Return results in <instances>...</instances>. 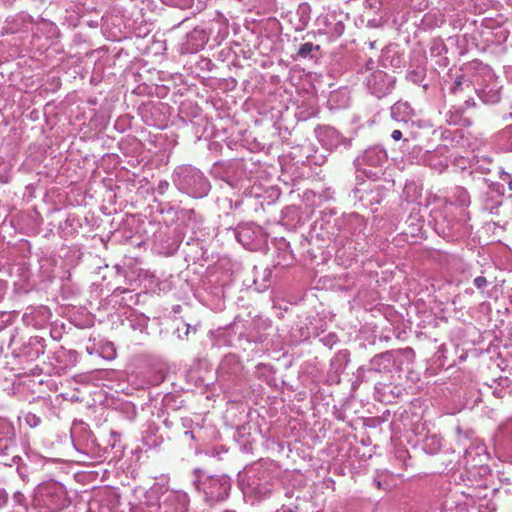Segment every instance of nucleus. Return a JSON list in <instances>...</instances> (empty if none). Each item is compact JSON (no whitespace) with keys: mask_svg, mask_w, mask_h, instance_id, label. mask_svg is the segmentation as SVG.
<instances>
[{"mask_svg":"<svg viewBox=\"0 0 512 512\" xmlns=\"http://www.w3.org/2000/svg\"><path fill=\"white\" fill-rule=\"evenodd\" d=\"M174 183L181 192L193 198L207 196L211 188L205 175L191 165H182L175 169Z\"/></svg>","mask_w":512,"mask_h":512,"instance_id":"nucleus-1","label":"nucleus"},{"mask_svg":"<svg viewBox=\"0 0 512 512\" xmlns=\"http://www.w3.org/2000/svg\"><path fill=\"white\" fill-rule=\"evenodd\" d=\"M197 490L202 491L205 500L209 503H215L225 500L231 489V480L226 475L207 476L204 480L194 482Z\"/></svg>","mask_w":512,"mask_h":512,"instance_id":"nucleus-2","label":"nucleus"},{"mask_svg":"<svg viewBox=\"0 0 512 512\" xmlns=\"http://www.w3.org/2000/svg\"><path fill=\"white\" fill-rule=\"evenodd\" d=\"M395 82V77L383 71H375L367 78V87L371 94L377 98H382L392 92Z\"/></svg>","mask_w":512,"mask_h":512,"instance_id":"nucleus-3","label":"nucleus"},{"mask_svg":"<svg viewBox=\"0 0 512 512\" xmlns=\"http://www.w3.org/2000/svg\"><path fill=\"white\" fill-rule=\"evenodd\" d=\"M243 490L244 493L255 495L258 498L268 496L271 492V484L268 481L267 472L250 470Z\"/></svg>","mask_w":512,"mask_h":512,"instance_id":"nucleus-4","label":"nucleus"},{"mask_svg":"<svg viewBox=\"0 0 512 512\" xmlns=\"http://www.w3.org/2000/svg\"><path fill=\"white\" fill-rule=\"evenodd\" d=\"M388 159L386 150L380 145H374L367 148L361 156L356 159L358 168L362 166L380 167Z\"/></svg>","mask_w":512,"mask_h":512,"instance_id":"nucleus-5","label":"nucleus"},{"mask_svg":"<svg viewBox=\"0 0 512 512\" xmlns=\"http://www.w3.org/2000/svg\"><path fill=\"white\" fill-rule=\"evenodd\" d=\"M189 501L187 493L183 491H172L160 504V508L163 509L164 512H187Z\"/></svg>","mask_w":512,"mask_h":512,"instance_id":"nucleus-6","label":"nucleus"},{"mask_svg":"<svg viewBox=\"0 0 512 512\" xmlns=\"http://www.w3.org/2000/svg\"><path fill=\"white\" fill-rule=\"evenodd\" d=\"M47 313L48 310L46 307L28 308L23 314L22 320L26 326L39 329L45 325L47 321Z\"/></svg>","mask_w":512,"mask_h":512,"instance_id":"nucleus-7","label":"nucleus"},{"mask_svg":"<svg viewBox=\"0 0 512 512\" xmlns=\"http://www.w3.org/2000/svg\"><path fill=\"white\" fill-rule=\"evenodd\" d=\"M392 119L397 122H408L413 117V109L407 102H396L390 109Z\"/></svg>","mask_w":512,"mask_h":512,"instance_id":"nucleus-8","label":"nucleus"},{"mask_svg":"<svg viewBox=\"0 0 512 512\" xmlns=\"http://www.w3.org/2000/svg\"><path fill=\"white\" fill-rule=\"evenodd\" d=\"M479 98L486 104H495L500 101V87L497 84L486 85L478 92Z\"/></svg>","mask_w":512,"mask_h":512,"instance_id":"nucleus-9","label":"nucleus"},{"mask_svg":"<svg viewBox=\"0 0 512 512\" xmlns=\"http://www.w3.org/2000/svg\"><path fill=\"white\" fill-rule=\"evenodd\" d=\"M442 448V438L438 434H427L422 443V449L427 454H437Z\"/></svg>","mask_w":512,"mask_h":512,"instance_id":"nucleus-10","label":"nucleus"},{"mask_svg":"<svg viewBox=\"0 0 512 512\" xmlns=\"http://www.w3.org/2000/svg\"><path fill=\"white\" fill-rule=\"evenodd\" d=\"M424 163L431 167L432 169L436 170L437 172L441 173L448 167V161L447 159H443L438 157V154L436 152H427L423 159Z\"/></svg>","mask_w":512,"mask_h":512,"instance_id":"nucleus-11","label":"nucleus"},{"mask_svg":"<svg viewBox=\"0 0 512 512\" xmlns=\"http://www.w3.org/2000/svg\"><path fill=\"white\" fill-rule=\"evenodd\" d=\"M324 137L322 141L330 148H337L344 142L342 135L334 128L325 129Z\"/></svg>","mask_w":512,"mask_h":512,"instance_id":"nucleus-12","label":"nucleus"},{"mask_svg":"<svg viewBox=\"0 0 512 512\" xmlns=\"http://www.w3.org/2000/svg\"><path fill=\"white\" fill-rule=\"evenodd\" d=\"M470 88H471L470 81L466 80L464 78V76L460 75V76H457L455 78L454 82L452 83V85L450 87V92L452 94H457L460 91H463L464 89H470Z\"/></svg>","mask_w":512,"mask_h":512,"instance_id":"nucleus-13","label":"nucleus"},{"mask_svg":"<svg viewBox=\"0 0 512 512\" xmlns=\"http://www.w3.org/2000/svg\"><path fill=\"white\" fill-rule=\"evenodd\" d=\"M163 442L162 436H157L153 430H148L143 436V443L148 448L159 446Z\"/></svg>","mask_w":512,"mask_h":512,"instance_id":"nucleus-14","label":"nucleus"},{"mask_svg":"<svg viewBox=\"0 0 512 512\" xmlns=\"http://www.w3.org/2000/svg\"><path fill=\"white\" fill-rule=\"evenodd\" d=\"M349 361V353L347 351H339L334 358L331 360V365L336 367V371L344 368Z\"/></svg>","mask_w":512,"mask_h":512,"instance_id":"nucleus-15","label":"nucleus"},{"mask_svg":"<svg viewBox=\"0 0 512 512\" xmlns=\"http://www.w3.org/2000/svg\"><path fill=\"white\" fill-rule=\"evenodd\" d=\"M13 436V426L6 419L0 418V441L3 439H10Z\"/></svg>","mask_w":512,"mask_h":512,"instance_id":"nucleus-16","label":"nucleus"},{"mask_svg":"<svg viewBox=\"0 0 512 512\" xmlns=\"http://www.w3.org/2000/svg\"><path fill=\"white\" fill-rule=\"evenodd\" d=\"M314 49H319V46H315L311 42L303 43L298 48V56L301 58H309L312 57L311 53Z\"/></svg>","mask_w":512,"mask_h":512,"instance_id":"nucleus-17","label":"nucleus"},{"mask_svg":"<svg viewBox=\"0 0 512 512\" xmlns=\"http://www.w3.org/2000/svg\"><path fill=\"white\" fill-rule=\"evenodd\" d=\"M423 76V72L417 70H411L407 73V79L414 84L420 83L423 79Z\"/></svg>","mask_w":512,"mask_h":512,"instance_id":"nucleus-18","label":"nucleus"},{"mask_svg":"<svg viewBox=\"0 0 512 512\" xmlns=\"http://www.w3.org/2000/svg\"><path fill=\"white\" fill-rule=\"evenodd\" d=\"M25 422L27 425L34 428V427H37L41 423V419H40V417H38L37 415H35L33 413H28L25 416Z\"/></svg>","mask_w":512,"mask_h":512,"instance_id":"nucleus-19","label":"nucleus"},{"mask_svg":"<svg viewBox=\"0 0 512 512\" xmlns=\"http://www.w3.org/2000/svg\"><path fill=\"white\" fill-rule=\"evenodd\" d=\"M320 341L323 343V345L332 348L337 343L338 338L334 333H330L321 338Z\"/></svg>","mask_w":512,"mask_h":512,"instance_id":"nucleus-20","label":"nucleus"},{"mask_svg":"<svg viewBox=\"0 0 512 512\" xmlns=\"http://www.w3.org/2000/svg\"><path fill=\"white\" fill-rule=\"evenodd\" d=\"M182 426L186 429H194L195 427L201 428L199 423L194 424L193 420L191 418H182Z\"/></svg>","mask_w":512,"mask_h":512,"instance_id":"nucleus-21","label":"nucleus"},{"mask_svg":"<svg viewBox=\"0 0 512 512\" xmlns=\"http://www.w3.org/2000/svg\"><path fill=\"white\" fill-rule=\"evenodd\" d=\"M473 283L478 289H482L487 285V280L483 276H478L474 279Z\"/></svg>","mask_w":512,"mask_h":512,"instance_id":"nucleus-22","label":"nucleus"},{"mask_svg":"<svg viewBox=\"0 0 512 512\" xmlns=\"http://www.w3.org/2000/svg\"><path fill=\"white\" fill-rule=\"evenodd\" d=\"M501 179L503 181H505L507 183V185H508V188L510 190H512V177H511V175L508 174V173H505L504 175L501 176Z\"/></svg>","mask_w":512,"mask_h":512,"instance_id":"nucleus-23","label":"nucleus"},{"mask_svg":"<svg viewBox=\"0 0 512 512\" xmlns=\"http://www.w3.org/2000/svg\"><path fill=\"white\" fill-rule=\"evenodd\" d=\"M169 187V183L167 181H161L158 185V191L160 193H164Z\"/></svg>","mask_w":512,"mask_h":512,"instance_id":"nucleus-24","label":"nucleus"},{"mask_svg":"<svg viewBox=\"0 0 512 512\" xmlns=\"http://www.w3.org/2000/svg\"><path fill=\"white\" fill-rule=\"evenodd\" d=\"M391 138L394 141H399L402 138V132L400 130H394L391 133Z\"/></svg>","mask_w":512,"mask_h":512,"instance_id":"nucleus-25","label":"nucleus"},{"mask_svg":"<svg viewBox=\"0 0 512 512\" xmlns=\"http://www.w3.org/2000/svg\"><path fill=\"white\" fill-rule=\"evenodd\" d=\"M14 499L17 503L22 504L24 495L20 491H17L14 493Z\"/></svg>","mask_w":512,"mask_h":512,"instance_id":"nucleus-26","label":"nucleus"},{"mask_svg":"<svg viewBox=\"0 0 512 512\" xmlns=\"http://www.w3.org/2000/svg\"><path fill=\"white\" fill-rule=\"evenodd\" d=\"M184 435H185V436H188V437H189V438H191L192 440H195L194 429L186 430V431L184 432Z\"/></svg>","mask_w":512,"mask_h":512,"instance_id":"nucleus-27","label":"nucleus"},{"mask_svg":"<svg viewBox=\"0 0 512 512\" xmlns=\"http://www.w3.org/2000/svg\"><path fill=\"white\" fill-rule=\"evenodd\" d=\"M398 453H399L398 458H401V459H405L406 458L407 451L401 450Z\"/></svg>","mask_w":512,"mask_h":512,"instance_id":"nucleus-28","label":"nucleus"},{"mask_svg":"<svg viewBox=\"0 0 512 512\" xmlns=\"http://www.w3.org/2000/svg\"><path fill=\"white\" fill-rule=\"evenodd\" d=\"M374 482L376 483V485H377V487H378V488H382V483H381V481H380L379 479H377V478H376V479L374 480Z\"/></svg>","mask_w":512,"mask_h":512,"instance_id":"nucleus-29","label":"nucleus"},{"mask_svg":"<svg viewBox=\"0 0 512 512\" xmlns=\"http://www.w3.org/2000/svg\"><path fill=\"white\" fill-rule=\"evenodd\" d=\"M353 218L355 219L356 222H360L361 221V218L358 215L354 216Z\"/></svg>","mask_w":512,"mask_h":512,"instance_id":"nucleus-30","label":"nucleus"},{"mask_svg":"<svg viewBox=\"0 0 512 512\" xmlns=\"http://www.w3.org/2000/svg\"><path fill=\"white\" fill-rule=\"evenodd\" d=\"M465 103H466L467 105H470V104H473V105H474V101H473V100H472V101L467 100V101H465Z\"/></svg>","mask_w":512,"mask_h":512,"instance_id":"nucleus-31","label":"nucleus"},{"mask_svg":"<svg viewBox=\"0 0 512 512\" xmlns=\"http://www.w3.org/2000/svg\"><path fill=\"white\" fill-rule=\"evenodd\" d=\"M189 331H190V326L187 325V329H186V332H185V335L187 336L189 334Z\"/></svg>","mask_w":512,"mask_h":512,"instance_id":"nucleus-32","label":"nucleus"}]
</instances>
